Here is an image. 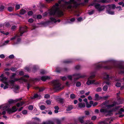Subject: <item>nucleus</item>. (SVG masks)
Segmentation results:
<instances>
[{
  "label": "nucleus",
  "mask_w": 124,
  "mask_h": 124,
  "mask_svg": "<svg viewBox=\"0 0 124 124\" xmlns=\"http://www.w3.org/2000/svg\"><path fill=\"white\" fill-rule=\"evenodd\" d=\"M16 102V101L13 100H10L8 101V103L5 104L0 106V108H9L10 104L14 103Z\"/></svg>",
  "instance_id": "obj_7"
},
{
  "label": "nucleus",
  "mask_w": 124,
  "mask_h": 124,
  "mask_svg": "<svg viewBox=\"0 0 124 124\" xmlns=\"http://www.w3.org/2000/svg\"><path fill=\"white\" fill-rule=\"evenodd\" d=\"M94 10H92L88 12V14L90 15H91L93 14L94 12Z\"/></svg>",
  "instance_id": "obj_41"
},
{
  "label": "nucleus",
  "mask_w": 124,
  "mask_h": 124,
  "mask_svg": "<svg viewBox=\"0 0 124 124\" xmlns=\"http://www.w3.org/2000/svg\"><path fill=\"white\" fill-rule=\"evenodd\" d=\"M84 117L82 116L81 117H79V121L81 123H83L84 121L83 120V119L84 118Z\"/></svg>",
  "instance_id": "obj_20"
},
{
  "label": "nucleus",
  "mask_w": 124,
  "mask_h": 124,
  "mask_svg": "<svg viewBox=\"0 0 124 124\" xmlns=\"http://www.w3.org/2000/svg\"><path fill=\"white\" fill-rule=\"evenodd\" d=\"M85 76L84 75H81L79 74H74L72 76L69 75L67 76L68 79L71 80L72 78H74V80L75 81L77 80V79L80 78H83Z\"/></svg>",
  "instance_id": "obj_8"
},
{
  "label": "nucleus",
  "mask_w": 124,
  "mask_h": 124,
  "mask_svg": "<svg viewBox=\"0 0 124 124\" xmlns=\"http://www.w3.org/2000/svg\"><path fill=\"white\" fill-rule=\"evenodd\" d=\"M53 85L54 87V89L56 90H59L61 89L60 87L61 84L58 81L54 80L52 82Z\"/></svg>",
  "instance_id": "obj_10"
},
{
  "label": "nucleus",
  "mask_w": 124,
  "mask_h": 124,
  "mask_svg": "<svg viewBox=\"0 0 124 124\" xmlns=\"http://www.w3.org/2000/svg\"><path fill=\"white\" fill-rule=\"evenodd\" d=\"M2 113L0 112V116H1L2 115H4L3 116V117L5 119L7 118V116H6L4 115L6 113V111H2Z\"/></svg>",
  "instance_id": "obj_16"
},
{
  "label": "nucleus",
  "mask_w": 124,
  "mask_h": 124,
  "mask_svg": "<svg viewBox=\"0 0 124 124\" xmlns=\"http://www.w3.org/2000/svg\"><path fill=\"white\" fill-rule=\"evenodd\" d=\"M107 13L110 14L111 15H113L114 14V12L112 11H108Z\"/></svg>",
  "instance_id": "obj_35"
},
{
  "label": "nucleus",
  "mask_w": 124,
  "mask_h": 124,
  "mask_svg": "<svg viewBox=\"0 0 124 124\" xmlns=\"http://www.w3.org/2000/svg\"><path fill=\"white\" fill-rule=\"evenodd\" d=\"M97 2H101L102 3H105L107 2H108V1L107 0H99Z\"/></svg>",
  "instance_id": "obj_25"
},
{
  "label": "nucleus",
  "mask_w": 124,
  "mask_h": 124,
  "mask_svg": "<svg viewBox=\"0 0 124 124\" xmlns=\"http://www.w3.org/2000/svg\"><path fill=\"white\" fill-rule=\"evenodd\" d=\"M16 27L15 25H14L12 26L11 27V29L12 30H14L16 28Z\"/></svg>",
  "instance_id": "obj_57"
},
{
  "label": "nucleus",
  "mask_w": 124,
  "mask_h": 124,
  "mask_svg": "<svg viewBox=\"0 0 124 124\" xmlns=\"http://www.w3.org/2000/svg\"><path fill=\"white\" fill-rule=\"evenodd\" d=\"M96 118V116H93L92 117L91 119L92 120H95Z\"/></svg>",
  "instance_id": "obj_43"
},
{
  "label": "nucleus",
  "mask_w": 124,
  "mask_h": 124,
  "mask_svg": "<svg viewBox=\"0 0 124 124\" xmlns=\"http://www.w3.org/2000/svg\"><path fill=\"white\" fill-rule=\"evenodd\" d=\"M76 85L77 87H79L81 85V83L79 82H78L76 83Z\"/></svg>",
  "instance_id": "obj_39"
},
{
  "label": "nucleus",
  "mask_w": 124,
  "mask_h": 124,
  "mask_svg": "<svg viewBox=\"0 0 124 124\" xmlns=\"http://www.w3.org/2000/svg\"><path fill=\"white\" fill-rule=\"evenodd\" d=\"M61 79L62 80H65L66 79V78L65 77H63L61 78Z\"/></svg>",
  "instance_id": "obj_56"
},
{
  "label": "nucleus",
  "mask_w": 124,
  "mask_h": 124,
  "mask_svg": "<svg viewBox=\"0 0 124 124\" xmlns=\"http://www.w3.org/2000/svg\"><path fill=\"white\" fill-rule=\"evenodd\" d=\"M4 8V7L2 5H1L0 7V11H3Z\"/></svg>",
  "instance_id": "obj_29"
},
{
  "label": "nucleus",
  "mask_w": 124,
  "mask_h": 124,
  "mask_svg": "<svg viewBox=\"0 0 124 124\" xmlns=\"http://www.w3.org/2000/svg\"><path fill=\"white\" fill-rule=\"evenodd\" d=\"M14 56L13 55L11 54L9 56V58L10 59H12L14 58Z\"/></svg>",
  "instance_id": "obj_51"
},
{
  "label": "nucleus",
  "mask_w": 124,
  "mask_h": 124,
  "mask_svg": "<svg viewBox=\"0 0 124 124\" xmlns=\"http://www.w3.org/2000/svg\"><path fill=\"white\" fill-rule=\"evenodd\" d=\"M88 0H85L84 1V3H82L81 4H78V6L80 4H81L83 6L84 5H85V3H88Z\"/></svg>",
  "instance_id": "obj_22"
},
{
  "label": "nucleus",
  "mask_w": 124,
  "mask_h": 124,
  "mask_svg": "<svg viewBox=\"0 0 124 124\" xmlns=\"http://www.w3.org/2000/svg\"><path fill=\"white\" fill-rule=\"evenodd\" d=\"M86 107L87 108H90L92 106V105L89 103L88 102L86 103Z\"/></svg>",
  "instance_id": "obj_26"
},
{
  "label": "nucleus",
  "mask_w": 124,
  "mask_h": 124,
  "mask_svg": "<svg viewBox=\"0 0 124 124\" xmlns=\"http://www.w3.org/2000/svg\"><path fill=\"white\" fill-rule=\"evenodd\" d=\"M109 7L111 8L114 9L115 7V6L114 4H112L110 5Z\"/></svg>",
  "instance_id": "obj_38"
},
{
  "label": "nucleus",
  "mask_w": 124,
  "mask_h": 124,
  "mask_svg": "<svg viewBox=\"0 0 124 124\" xmlns=\"http://www.w3.org/2000/svg\"><path fill=\"white\" fill-rule=\"evenodd\" d=\"M20 6L19 5L17 4L15 6V9L17 10L20 8Z\"/></svg>",
  "instance_id": "obj_31"
},
{
  "label": "nucleus",
  "mask_w": 124,
  "mask_h": 124,
  "mask_svg": "<svg viewBox=\"0 0 124 124\" xmlns=\"http://www.w3.org/2000/svg\"><path fill=\"white\" fill-rule=\"evenodd\" d=\"M89 103H90V104H91L92 105H92H93V101H90L89 102Z\"/></svg>",
  "instance_id": "obj_62"
},
{
  "label": "nucleus",
  "mask_w": 124,
  "mask_h": 124,
  "mask_svg": "<svg viewBox=\"0 0 124 124\" xmlns=\"http://www.w3.org/2000/svg\"><path fill=\"white\" fill-rule=\"evenodd\" d=\"M88 99L90 100H92L93 99V98L91 96H89L88 97Z\"/></svg>",
  "instance_id": "obj_60"
},
{
  "label": "nucleus",
  "mask_w": 124,
  "mask_h": 124,
  "mask_svg": "<svg viewBox=\"0 0 124 124\" xmlns=\"http://www.w3.org/2000/svg\"><path fill=\"white\" fill-rule=\"evenodd\" d=\"M109 109H101L100 111L101 112L106 113L107 115L111 116L113 113L115 114H120L124 112V109H113L112 110Z\"/></svg>",
  "instance_id": "obj_3"
},
{
  "label": "nucleus",
  "mask_w": 124,
  "mask_h": 124,
  "mask_svg": "<svg viewBox=\"0 0 124 124\" xmlns=\"http://www.w3.org/2000/svg\"><path fill=\"white\" fill-rule=\"evenodd\" d=\"M78 106L80 108H84L85 107V105L84 103H80L78 104Z\"/></svg>",
  "instance_id": "obj_14"
},
{
  "label": "nucleus",
  "mask_w": 124,
  "mask_h": 124,
  "mask_svg": "<svg viewBox=\"0 0 124 124\" xmlns=\"http://www.w3.org/2000/svg\"><path fill=\"white\" fill-rule=\"evenodd\" d=\"M95 101H98L102 99V97L99 96V95L97 94H96L95 95Z\"/></svg>",
  "instance_id": "obj_11"
},
{
  "label": "nucleus",
  "mask_w": 124,
  "mask_h": 124,
  "mask_svg": "<svg viewBox=\"0 0 124 124\" xmlns=\"http://www.w3.org/2000/svg\"><path fill=\"white\" fill-rule=\"evenodd\" d=\"M19 72V75H22L23 74V72L22 71H20Z\"/></svg>",
  "instance_id": "obj_54"
},
{
  "label": "nucleus",
  "mask_w": 124,
  "mask_h": 124,
  "mask_svg": "<svg viewBox=\"0 0 124 124\" xmlns=\"http://www.w3.org/2000/svg\"><path fill=\"white\" fill-rule=\"evenodd\" d=\"M10 70L12 71H14L16 70V69L14 68H11Z\"/></svg>",
  "instance_id": "obj_61"
},
{
  "label": "nucleus",
  "mask_w": 124,
  "mask_h": 124,
  "mask_svg": "<svg viewBox=\"0 0 124 124\" xmlns=\"http://www.w3.org/2000/svg\"><path fill=\"white\" fill-rule=\"evenodd\" d=\"M109 101L108 100L106 101L103 102L101 105V106L103 108H105L106 107L108 108H112L114 106H116L117 103L115 101L112 104L108 105V103Z\"/></svg>",
  "instance_id": "obj_4"
},
{
  "label": "nucleus",
  "mask_w": 124,
  "mask_h": 124,
  "mask_svg": "<svg viewBox=\"0 0 124 124\" xmlns=\"http://www.w3.org/2000/svg\"><path fill=\"white\" fill-rule=\"evenodd\" d=\"M98 104V103L97 102H95L94 103H93V106H96Z\"/></svg>",
  "instance_id": "obj_63"
},
{
  "label": "nucleus",
  "mask_w": 124,
  "mask_h": 124,
  "mask_svg": "<svg viewBox=\"0 0 124 124\" xmlns=\"http://www.w3.org/2000/svg\"><path fill=\"white\" fill-rule=\"evenodd\" d=\"M121 85V84L120 83H117L116 84V86L117 87H120Z\"/></svg>",
  "instance_id": "obj_37"
},
{
  "label": "nucleus",
  "mask_w": 124,
  "mask_h": 124,
  "mask_svg": "<svg viewBox=\"0 0 124 124\" xmlns=\"http://www.w3.org/2000/svg\"><path fill=\"white\" fill-rule=\"evenodd\" d=\"M51 20L52 21H53L54 22H60V20L59 19L57 20V21H56L55 19L54 18H51Z\"/></svg>",
  "instance_id": "obj_24"
},
{
  "label": "nucleus",
  "mask_w": 124,
  "mask_h": 124,
  "mask_svg": "<svg viewBox=\"0 0 124 124\" xmlns=\"http://www.w3.org/2000/svg\"><path fill=\"white\" fill-rule=\"evenodd\" d=\"M109 97V95L104 96L102 97V99L106 100Z\"/></svg>",
  "instance_id": "obj_34"
},
{
  "label": "nucleus",
  "mask_w": 124,
  "mask_h": 124,
  "mask_svg": "<svg viewBox=\"0 0 124 124\" xmlns=\"http://www.w3.org/2000/svg\"><path fill=\"white\" fill-rule=\"evenodd\" d=\"M104 78L106 79H108V78L109 75L107 73H105L104 74Z\"/></svg>",
  "instance_id": "obj_23"
},
{
  "label": "nucleus",
  "mask_w": 124,
  "mask_h": 124,
  "mask_svg": "<svg viewBox=\"0 0 124 124\" xmlns=\"http://www.w3.org/2000/svg\"><path fill=\"white\" fill-rule=\"evenodd\" d=\"M48 15V13L47 12H46L44 13L43 14V16H44L45 17L46 16H47Z\"/></svg>",
  "instance_id": "obj_55"
},
{
  "label": "nucleus",
  "mask_w": 124,
  "mask_h": 124,
  "mask_svg": "<svg viewBox=\"0 0 124 124\" xmlns=\"http://www.w3.org/2000/svg\"><path fill=\"white\" fill-rule=\"evenodd\" d=\"M37 88L38 89H39V92H42V91H43L44 89V88H39L38 87Z\"/></svg>",
  "instance_id": "obj_44"
},
{
  "label": "nucleus",
  "mask_w": 124,
  "mask_h": 124,
  "mask_svg": "<svg viewBox=\"0 0 124 124\" xmlns=\"http://www.w3.org/2000/svg\"><path fill=\"white\" fill-rule=\"evenodd\" d=\"M9 41V40H7L5 41L3 43V45L4 46L7 45Z\"/></svg>",
  "instance_id": "obj_30"
},
{
  "label": "nucleus",
  "mask_w": 124,
  "mask_h": 124,
  "mask_svg": "<svg viewBox=\"0 0 124 124\" xmlns=\"http://www.w3.org/2000/svg\"><path fill=\"white\" fill-rule=\"evenodd\" d=\"M16 75V73H13L12 75L10 77L11 78H13Z\"/></svg>",
  "instance_id": "obj_48"
},
{
  "label": "nucleus",
  "mask_w": 124,
  "mask_h": 124,
  "mask_svg": "<svg viewBox=\"0 0 124 124\" xmlns=\"http://www.w3.org/2000/svg\"><path fill=\"white\" fill-rule=\"evenodd\" d=\"M50 97V96L49 94H46L44 96V97L46 98H48Z\"/></svg>",
  "instance_id": "obj_49"
},
{
  "label": "nucleus",
  "mask_w": 124,
  "mask_h": 124,
  "mask_svg": "<svg viewBox=\"0 0 124 124\" xmlns=\"http://www.w3.org/2000/svg\"><path fill=\"white\" fill-rule=\"evenodd\" d=\"M60 69L59 68H57L56 69V71L58 72H59L60 71Z\"/></svg>",
  "instance_id": "obj_53"
},
{
  "label": "nucleus",
  "mask_w": 124,
  "mask_h": 124,
  "mask_svg": "<svg viewBox=\"0 0 124 124\" xmlns=\"http://www.w3.org/2000/svg\"><path fill=\"white\" fill-rule=\"evenodd\" d=\"M42 124H53V123L50 121H46V122H43Z\"/></svg>",
  "instance_id": "obj_21"
},
{
  "label": "nucleus",
  "mask_w": 124,
  "mask_h": 124,
  "mask_svg": "<svg viewBox=\"0 0 124 124\" xmlns=\"http://www.w3.org/2000/svg\"><path fill=\"white\" fill-rule=\"evenodd\" d=\"M27 111L25 110H24L22 111V113L24 114H27Z\"/></svg>",
  "instance_id": "obj_40"
},
{
  "label": "nucleus",
  "mask_w": 124,
  "mask_h": 124,
  "mask_svg": "<svg viewBox=\"0 0 124 124\" xmlns=\"http://www.w3.org/2000/svg\"><path fill=\"white\" fill-rule=\"evenodd\" d=\"M59 5L58 3H56L52 8L49 10V13L50 15H55L58 16H61L63 15L62 10L66 8V7L64 5L62 6L60 8H59Z\"/></svg>",
  "instance_id": "obj_2"
},
{
  "label": "nucleus",
  "mask_w": 124,
  "mask_h": 124,
  "mask_svg": "<svg viewBox=\"0 0 124 124\" xmlns=\"http://www.w3.org/2000/svg\"><path fill=\"white\" fill-rule=\"evenodd\" d=\"M49 77L48 76H44L42 77L41 78V80L44 81H45L46 79H49Z\"/></svg>",
  "instance_id": "obj_15"
},
{
  "label": "nucleus",
  "mask_w": 124,
  "mask_h": 124,
  "mask_svg": "<svg viewBox=\"0 0 124 124\" xmlns=\"http://www.w3.org/2000/svg\"><path fill=\"white\" fill-rule=\"evenodd\" d=\"M94 6L95 8L98 11H100L103 10L105 9V6L103 5H100V4L94 3L90 4L89 6Z\"/></svg>",
  "instance_id": "obj_6"
},
{
  "label": "nucleus",
  "mask_w": 124,
  "mask_h": 124,
  "mask_svg": "<svg viewBox=\"0 0 124 124\" xmlns=\"http://www.w3.org/2000/svg\"><path fill=\"white\" fill-rule=\"evenodd\" d=\"M14 7H9L8 8V10L9 12H11L14 10Z\"/></svg>",
  "instance_id": "obj_18"
},
{
  "label": "nucleus",
  "mask_w": 124,
  "mask_h": 124,
  "mask_svg": "<svg viewBox=\"0 0 124 124\" xmlns=\"http://www.w3.org/2000/svg\"><path fill=\"white\" fill-rule=\"evenodd\" d=\"M27 27L26 26L23 27H20L19 29L20 32L16 36L12 38H11L10 39V40H12L15 39L16 38V37H19L20 36H22L23 34L24 33L26 32V29H27Z\"/></svg>",
  "instance_id": "obj_5"
},
{
  "label": "nucleus",
  "mask_w": 124,
  "mask_h": 124,
  "mask_svg": "<svg viewBox=\"0 0 124 124\" xmlns=\"http://www.w3.org/2000/svg\"><path fill=\"white\" fill-rule=\"evenodd\" d=\"M26 11V10L24 9H22L21 10L20 12V14L23 15L25 13Z\"/></svg>",
  "instance_id": "obj_19"
},
{
  "label": "nucleus",
  "mask_w": 124,
  "mask_h": 124,
  "mask_svg": "<svg viewBox=\"0 0 124 124\" xmlns=\"http://www.w3.org/2000/svg\"><path fill=\"white\" fill-rule=\"evenodd\" d=\"M75 97L76 96L75 95L73 94H71L70 95V97L71 99H74Z\"/></svg>",
  "instance_id": "obj_33"
},
{
  "label": "nucleus",
  "mask_w": 124,
  "mask_h": 124,
  "mask_svg": "<svg viewBox=\"0 0 124 124\" xmlns=\"http://www.w3.org/2000/svg\"><path fill=\"white\" fill-rule=\"evenodd\" d=\"M103 90L104 91H107L108 89V87H107V86L106 85H104L103 86Z\"/></svg>",
  "instance_id": "obj_32"
},
{
  "label": "nucleus",
  "mask_w": 124,
  "mask_h": 124,
  "mask_svg": "<svg viewBox=\"0 0 124 124\" xmlns=\"http://www.w3.org/2000/svg\"><path fill=\"white\" fill-rule=\"evenodd\" d=\"M94 77V76H90L88 78V80L87 81L86 84L88 85H90L91 84H95L96 85H99L100 83L98 82H95L96 80H90L89 79H92Z\"/></svg>",
  "instance_id": "obj_9"
},
{
  "label": "nucleus",
  "mask_w": 124,
  "mask_h": 124,
  "mask_svg": "<svg viewBox=\"0 0 124 124\" xmlns=\"http://www.w3.org/2000/svg\"><path fill=\"white\" fill-rule=\"evenodd\" d=\"M1 78L0 80L4 83L5 85L4 86L3 89H5L7 88L8 87H10L11 86H13L14 85V82L15 81H16L19 80H21L23 81L24 82H27V79L24 78V77L27 78H29V76L27 75H24L23 77H21L20 78H15L14 80H8V78L5 77L2 74L0 76Z\"/></svg>",
  "instance_id": "obj_1"
},
{
  "label": "nucleus",
  "mask_w": 124,
  "mask_h": 124,
  "mask_svg": "<svg viewBox=\"0 0 124 124\" xmlns=\"http://www.w3.org/2000/svg\"><path fill=\"white\" fill-rule=\"evenodd\" d=\"M5 57V55L3 54L0 55V57L2 59H3Z\"/></svg>",
  "instance_id": "obj_45"
},
{
  "label": "nucleus",
  "mask_w": 124,
  "mask_h": 124,
  "mask_svg": "<svg viewBox=\"0 0 124 124\" xmlns=\"http://www.w3.org/2000/svg\"><path fill=\"white\" fill-rule=\"evenodd\" d=\"M33 14V12L32 11H29L28 12V14L29 16H31Z\"/></svg>",
  "instance_id": "obj_36"
},
{
  "label": "nucleus",
  "mask_w": 124,
  "mask_h": 124,
  "mask_svg": "<svg viewBox=\"0 0 124 124\" xmlns=\"http://www.w3.org/2000/svg\"><path fill=\"white\" fill-rule=\"evenodd\" d=\"M7 111L9 114H10L17 110V109H7Z\"/></svg>",
  "instance_id": "obj_12"
},
{
  "label": "nucleus",
  "mask_w": 124,
  "mask_h": 124,
  "mask_svg": "<svg viewBox=\"0 0 124 124\" xmlns=\"http://www.w3.org/2000/svg\"><path fill=\"white\" fill-rule=\"evenodd\" d=\"M46 73V72L44 70H42L40 72V73L41 74H44Z\"/></svg>",
  "instance_id": "obj_58"
},
{
  "label": "nucleus",
  "mask_w": 124,
  "mask_h": 124,
  "mask_svg": "<svg viewBox=\"0 0 124 124\" xmlns=\"http://www.w3.org/2000/svg\"><path fill=\"white\" fill-rule=\"evenodd\" d=\"M46 102L48 105H50L51 104V101L49 100H47L46 101Z\"/></svg>",
  "instance_id": "obj_42"
},
{
  "label": "nucleus",
  "mask_w": 124,
  "mask_h": 124,
  "mask_svg": "<svg viewBox=\"0 0 124 124\" xmlns=\"http://www.w3.org/2000/svg\"><path fill=\"white\" fill-rule=\"evenodd\" d=\"M3 27L4 28L5 27H8L10 26V25L9 23L8 22H6L3 25Z\"/></svg>",
  "instance_id": "obj_17"
},
{
  "label": "nucleus",
  "mask_w": 124,
  "mask_h": 124,
  "mask_svg": "<svg viewBox=\"0 0 124 124\" xmlns=\"http://www.w3.org/2000/svg\"><path fill=\"white\" fill-rule=\"evenodd\" d=\"M42 17V16L40 15H39L37 16V18L38 19H40Z\"/></svg>",
  "instance_id": "obj_59"
},
{
  "label": "nucleus",
  "mask_w": 124,
  "mask_h": 124,
  "mask_svg": "<svg viewBox=\"0 0 124 124\" xmlns=\"http://www.w3.org/2000/svg\"><path fill=\"white\" fill-rule=\"evenodd\" d=\"M41 96L40 95H38L37 94H34V96L31 98L32 99H33L35 98H37L38 99H40Z\"/></svg>",
  "instance_id": "obj_13"
},
{
  "label": "nucleus",
  "mask_w": 124,
  "mask_h": 124,
  "mask_svg": "<svg viewBox=\"0 0 124 124\" xmlns=\"http://www.w3.org/2000/svg\"><path fill=\"white\" fill-rule=\"evenodd\" d=\"M79 92L81 94H82L84 93L85 92L84 90H82L80 91Z\"/></svg>",
  "instance_id": "obj_52"
},
{
  "label": "nucleus",
  "mask_w": 124,
  "mask_h": 124,
  "mask_svg": "<svg viewBox=\"0 0 124 124\" xmlns=\"http://www.w3.org/2000/svg\"><path fill=\"white\" fill-rule=\"evenodd\" d=\"M0 32L1 33H2L3 34H4L6 35H8L9 34V33L8 32H7L6 33H4V31H0Z\"/></svg>",
  "instance_id": "obj_46"
},
{
  "label": "nucleus",
  "mask_w": 124,
  "mask_h": 124,
  "mask_svg": "<svg viewBox=\"0 0 124 124\" xmlns=\"http://www.w3.org/2000/svg\"><path fill=\"white\" fill-rule=\"evenodd\" d=\"M40 108H45V106L43 105H42L40 107Z\"/></svg>",
  "instance_id": "obj_64"
},
{
  "label": "nucleus",
  "mask_w": 124,
  "mask_h": 124,
  "mask_svg": "<svg viewBox=\"0 0 124 124\" xmlns=\"http://www.w3.org/2000/svg\"><path fill=\"white\" fill-rule=\"evenodd\" d=\"M24 103L23 102H21L20 103H18L16 104V106L17 107H20Z\"/></svg>",
  "instance_id": "obj_27"
},
{
  "label": "nucleus",
  "mask_w": 124,
  "mask_h": 124,
  "mask_svg": "<svg viewBox=\"0 0 124 124\" xmlns=\"http://www.w3.org/2000/svg\"><path fill=\"white\" fill-rule=\"evenodd\" d=\"M33 19L31 18L29 19L28 20V22L30 23H32L33 22Z\"/></svg>",
  "instance_id": "obj_47"
},
{
  "label": "nucleus",
  "mask_w": 124,
  "mask_h": 124,
  "mask_svg": "<svg viewBox=\"0 0 124 124\" xmlns=\"http://www.w3.org/2000/svg\"><path fill=\"white\" fill-rule=\"evenodd\" d=\"M56 123L57 124H61V122L60 120L59 119L56 120Z\"/></svg>",
  "instance_id": "obj_50"
},
{
  "label": "nucleus",
  "mask_w": 124,
  "mask_h": 124,
  "mask_svg": "<svg viewBox=\"0 0 124 124\" xmlns=\"http://www.w3.org/2000/svg\"><path fill=\"white\" fill-rule=\"evenodd\" d=\"M102 90V89L101 88V87H98L97 88L96 90V91L97 92H99L101 91Z\"/></svg>",
  "instance_id": "obj_28"
}]
</instances>
